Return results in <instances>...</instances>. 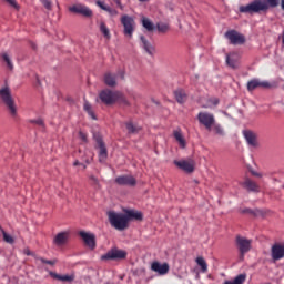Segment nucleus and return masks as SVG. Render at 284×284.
<instances>
[{
    "mask_svg": "<svg viewBox=\"0 0 284 284\" xmlns=\"http://www.w3.org/2000/svg\"><path fill=\"white\" fill-rule=\"evenodd\" d=\"M140 41H141V48L150 57H153L155 54V47L144 36H140Z\"/></svg>",
    "mask_w": 284,
    "mask_h": 284,
    "instance_id": "nucleus-18",
    "label": "nucleus"
},
{
    "mask_svg": "<svg viewBox=\"0 0 284 284\" xmlns=\"http://www.w3.org/2000/svg\"><path fill=\"white\" fill-rule=\"evenodd\" d=\"M0 231L2 233L3 236V241L8 244H13L14 243V239L12 235H10L9 233L4 232L3 227H0Z\"/></svg>",
    "mask_w": 284,
    "mask_h": 284,
    "instance_id": "nucleus-35",
    "label": "nucleus"
},
{
    "mask_svg": "<svg viewBox=\"0 0 284 284\" xmlns=\"http://www.w3.org/2000/svg\"><path fill=\"white\" fill-rule=\"evenodd\" d=\"M36 260L41 262L42 264H47L50 266H53L57 264V260H45L44 257H38V256H36Z\"/></svg>",
    "mask_w": 284,
    "mask_h": 284,
    "instance_id": "nucleus-38",
    "label": "nucleus"
},
{
    "mask_svg": "<svg viewBox=\"0 0 284 284\" xmlns=\"http://www.w3.org/2000/svg\"><path fill=\"white\" fill-rule=\"evenodd\" d=\"M156 29L160 33H166L170 30V26L166 23H158Z\"/></svg>",
    "mask_w": 284,
    "mask_h": 284,
    "instance_id": "nucleus-37",
    "label": "nucleus"
},
{
    "mask_svg": "<svg viewBox=\"0 0 284 284\" xmlns=\"http://www.w3.org/2000/svg\"><path fill=\"white\" fill-rule=\"evenodd\" d=\"M226 64L231 69H237L240 64V55L235 52H232L226 55Z\"/></svg>",
    "mask_w": 284,
    "mask_h": 284,
    "instance_id": "nucleus-19",
    "label": "nucleus"
},
{
    "mask_svg": "<svg viewBox=\"0 0 284 284\" xmlns=\"http://www.w3.org/2000/svg\"><path fill=\"white\" fill-rule=\"evenodd\" d=\"M83 110L88 113V115L92 119V120H97V115L94 114L93 110H92V105L90 104V102L84 101L83 103Z\"/></svg>",
    "mask_w": 284,
    "mask_h": 284,
    "instance_id": "nucleus-33",
    "label": "nucleus"
},
{
    "mask_svg": "<svg viewBox=\"0 0 284 284\" xmlns=\"http://www.w3.org/2000/svg\"><path fill=\"white\" fill-rule=\"evenodd\" d=\"M225 38L233 45H242L246 42L245 36L237 32L236 30H230L225 32Z\"/></svg>",
    "mask_w": 284,
    "mask_h": 284,
    "instance_id": "nucleus-10",
    "label": "nucleus"
},
{
    "mask_svg": "<svg viewBox=\"0 0 284 284\" xmlns=\"http://www.w3.org/2000/svg\"><path fill=\"white\" fill-rule=\"evenodd\" d=\"M79 138L83 143H88V135L84 132L80 131Z\"/></svg>",
    "mask_w": 284,
    "mask_h": 284,
    "instance_id": "nucleus-43",
    "label": "nucleus"
},
{
    "mask_svg": "<svg viewBox=\"0 0 284 284\" xmlns=\"http://www.w3.org/2000/svg\"><path fill=\"white\" fill-rule=\"evenodd\" d=\"M115 183L120 186L134 187L138 184L136 179L131 174L120 175L115 178Z\"/></svg>",
    "mask_w": 284,
    "mask_h": 284,
    "instance_id": "nucleus-13",
    "label": "nucleus"
},
{
    "mask_svg": "<svg viewBox=\"0 0 284 284\" xmlns=\"http://www.w3.org/2000/svg\"><path fill=\"white\" fill-rule=\"evenodd\" d=\"M120 21L123 27L124 37L132 39L136 28L135 20L132 17L124 14L121 17Z\"/></svg>",
    "mask_w": 284,
    "mask_h": 284,
    "instance_id": "nucleus-5",
    "label": "nucleus"
},
{
    "mask_svg": "<svg viewBox=\"0 0 284 284\" xmlns=\"http://www.w3.org/2000/svg\"><path fill=\"white\" fill-rule=\"evenodd\" d=\"M79 235L90 250H94L97 247L95 234L87 231H80Z\"/></svg>",
    "mask_w": 284,
    "mask_h": 284,
    "instance_id": "nucleus-15",
    "label": "nucleus"
},
{
    "mask_svg": "<svg viewBox=\"0 0 284 284\" xmlns=\"http://www.w3.org/2000/svg\"><path fill=\"white\" fill-rule=\"evenodd\" d=\"M97 7H99L102 11H106L109 6L105 4V2L98 0L95 2Z\"/></svg>",
    "mask_w": 284,
    "mask_h": 284,
    "instance_id": "nucleus-42",
    "label": "nucleus"
},
{
    "mask_svg": "<svg viewBox=\"0 0 284 284\" xmlns=\"http://www.w3.org/2000/svg\"><path fill=\"white\" fill-rule=\"evenodd\" d=\"M244 138L250 146L255 148L257 145L256 135L252 131H244Z\"/></svg>",
    "mask_w": 284,
    "mask_h": 284,
    "instance_id": "nucleus-24",
    "label": "nucleus"
},
{
    "mask_svg": "<svg viewBox=\"0 0 284 284\" xmlns=\"http://www.w3.org/2000/svg\"><path fill=\"white\" fill-rule=\"evenodd\" d=\"M10 8L14 9L16 11L20 10V6L18 4L17 0H3Z\"/></svg>",
    "mask_w": 284,
    "mask_h": 284,
    "instance_id": "nucleus-39",
    "label": "nucleus"
},
{
    "mask_svg": "<svg viewBox=\"0 0 284 284\" xmlns=\"http://www.w3.org/2000/svg\"><path fill=\"white\" fill-rule=\"evenodd\" d=\"M244 187L251 192H258L257 183L252 181L251 179H246L244 181Z\"/></svg>",
    "mask_w": 284,
    "mask_h": 284,
    "instance_id": "nucleus-31",
    "label": "nucleus"
},
{
    "mask_svg": "<svg viewBox=\"0 0 284 284\" xmlns=\"http://www.w3.org/2000/svg\"><path fill=\"white\" fill-rule=\"evenodd\" d=\"M281 9L284 11V0H281Z\"/></svg>",
    "mask_w": 284,
    "mask_h": 284,
    "instance_id": "nucleus-51",
    "label": "nucleus"
},
{
    "mask_svg": "<svg viewBox=\"0 0 284 284\" xmlns=\"http://www.w3.org/2000/svg\"><path fill=\"white\" fill-rule=\"evenodd\" d=\"M149 0H140V2H148Z\"/></svg>",
    "mask_w": 284,
    "mask_h": 284,
    "instance_id": "nucleus-55",
    "label": "nucleus"
},
{
    "mask_svg": "<svg viewBox=\"0 0 284 284\" xmlns=\"http://www.w3.org/2000/svg\"><path fill=\"white\" fill-rule=\"evenodd\" d=\"M98 145H99V162L105 163L108 159V149L101 139L98 140Z\"/></svg>",
    "mask_w": 284,
    "mask_h": 284,
    "instance_id": "nucleus-20",
    "label": "nucleus"
},
{
    "mask_svg": "<svg viewBox=\"0 0 284 284\" xmlns=\"http://www.w3.org/2000/svg\"><path fill=\"white\" fill-rule=\"evenodd\" d=\"M215 104H219V101H215Z\"/></svg>",
    "mask_w": 284,
    "mask_h": 284,
    "instance_id": "nucleus-56",
    "label": "nucleus"
},
{
    "mask_svg": "<svg viewBox=\"0 0 284 284\" xmlns=\"http://www.w3.org/2000/svg\"><path fill=\"white\" fill-rule=\"evenodd\" d=\"M89 180L91 181L92 184L98 185L99 184V179L95 175H90Z\"/></svg>",
    "mask_w": 284,
    "mask_h": 284,
    "instance_id": "nucleus-44",
    "label": "nucleus"
},
{
    "mask_svg": "<svg viewBox=\"0 0 284 284\" xmlns=\"http://www.w3.org/2000/svg\"><path fill=\"white\" fill-rule=\"evenodd\" d=\"M174 97L176 99V102L180 103V104L185 103V101L187 99V94L184 90L174 91Z\"/></svg>",
    "mask_w": 284,
    "mask_h": 284,
    "instance_id": "nucleus-29",
    "label": "nucleus"
},
{
    "mask_svg": "<svg viewBox=\"0 0 284 284\" xmlns=\"http://www.w3.org/2000/svg\"><path fill=\"white\" fill-rule=\"evenodd\" d=\"M73 166H81V163L79 161H74Z\"/></svg>",
    "mask_w": 284,
    "mask_h": 284,
    "instance_id": "nucleus-50",
    "label": "nucleus"
},
{
    "mask_svg": "<svg viewBox=\"0 0 284 284\" xmlns=\"http://www.w3.org/2000/svg\"><path fill=\"white\" fill-rule=\"evenodd\" d=\"M196 264L199 266H201V272L202 273H206L207 270H209V265H207V262L206 260L203 257V256H197L196 260H195Z\"/></svg>",
    "mask_w": 284,
    "mask_h": 284,
    "instance_id": "nucleus-32",
    "label": "nucleus"
},
{
    "mask_svg": "<svg viewBox=\"0 0 284 284\" xmlns=\"http://www.w3.org/2000/svg\"><path fill=\"white\" fill-rule=\"evenodd\" d=\"M151 271L160 276H164L170 272V265L169 263H160L159 261H154L151 263Z\"/></svg>",
    "mask_w": 284,
    "mask_h": 284,
    "instance_id": "nucleus-16",
    "label": "nucleus"
},
{
    "mask_svg": "<svg viewBox=\"0 0 284 284\" xmlns=\"http://www.w3.org/2000/svg\"><path fill=\"white\" fill-rule=\"evenodd\" d=\"M281 39H282V43H283V47H284V31L282 32Z\"/></svg>",
    "mask_w": 284,
    "mask_h": 284,
    "instance_id": "nucleus-52",
    "label": "nucleus"
},
{
    "mask_svg": "<svg viewBox=\"0 0 284 284\" xmlns=\"http://www.w3.org/2000/svg\"><path fill=\"white\" fill-rule=\"evenodd\" d=\"M1 59L6 63L8 70L12 71L14 69L13 62L9 53H1Z\"/></svg>",
    "mask_w": 284,
    "mask_h": 284,
    "instance_id": "nucleus-30",
    "label": "nucleus"
},
{
    "mask_svg": "<svg viewBox=\"0 0 284 284\" xmlns=\"http://www.w3.org/2000/svg\"><path fill=\"white\" fill-rule=\"evenodd\" d=\"M280 2L281 0H254L246 6H241L239 11L247 14L267 12L271 8H276Z\"/></svg>",
    "mask_w": 284,
    "mask_h": 284,
    "instance_id": "nucleus-1",
    "label": "nucleus"
},
{
    "mask_svg": "<svg viewBox=\"0 0 284 284\" xmlns=\"http://www.w3.org/2000/svg\"><path fill=\"white\" fill-rule=\"evenodd\" d=\"M142 27L148 31V32H153L155 30L154 23L146 17H142L141 19Z\"/></svg>",
    "mask_w": 284,
    "mask_h": 284,
    "instance_id": "nucleus-27",
    "label": "nucleus"
},
{
    "mask_svg": "<svg viewBox=\"0 0 284 284\" xmlns=\"http://www.w3.org/2000/svg\"><path fill=\"white\" fill-rule=\"evenodd\" d=\"M125 215L128 217V222H130L131 220H135V221H142L143 220V213L140 212V211L128 210L125 212Z\"/></svg>",
    "mask_w": 284,
    "mask_h": 284,
    "instance_id": "nucleus-23",
    "label": "nucleus"
},
{
    "mask_svg": "<svg viewBox=\"0 0 284 284\" xmlns=\"http://www.w3.org/2000/svg\"><path fill=\"white\" fill-rule=\"evenodd\" d=\"M32 123L39 125V126H44V122L42 119H37V120H33Z\"/></svg>",
    "mask_w": 284,
    "mask_h": 284,
    "instance_id": "nucleus-45",
    "label": "nucleus"
},
{
    "mask_svg": "<svg viewBox=\"0 0 284 284\" xmlns=\"http://www.w3.org/2000/svg\"><path fill=\"white\" fill-rule=\"evenodd\" d=\"M50 275L53 277V278H55V280H58V281H61V282H73L74 281V275L73 274H71V275H69V274H58V273H53V272H51L50 273Z\"/></svg>",
    "mask_w": 284,
    "mask_h": 284,
    "instance_id": "nucleus-25",
    "label": "nucleus"
},
{
    "mask_svg": "<svg viewBox=\"0 0 284 284\" xmlns=\"http://www.w3.org/2000/svg\"><path fill=\"white\" fill-rule=\"evenodd\" d=\"M272 89L273 84L270 81H262L260 79H253L247 82V90L250 92L255 91L256 89Z\"/></svg>",
    "mask_w": 284,
    "mask_h": 284,
    "instance_id": "nucleus-14",
    "label": "nucleus"
},
{
    "mask_svg": "<svg viewBox=\"0 0 284 284\" xmlns=\"http://www.w3.org/2000/svg\"><path fill=\"white\" fill-rule=\"evenodd\" d=\"M266 284H272V283H266Z\"/></svg>",
    "mask_w": 284,
    "mask_h": 284,
    "instance_id": "nucleus-57",
    "label": "nucleus"
},
{
    "mask_svg": "<svg viewBox=\"0 0 284 284\" xmlns=\"http://www.w3.org/2000/svg\"><path fill=\"white\" fill-rule=\"evenodd\" d=\"M173 135H174V139L176 140V142L179 143V145L182 148V149H185L186 148V141L182 134V131L181 130H175L173 132Z\"/></svg>",
    "mask_w": 284,
    "mask_h": 284,
    "instance_id": "nucleus-26",
    "label": "nucleus"
},
{
    "mask_svg": "<svg viewBox=\"0 0 284 284\" xmlns=\"http://www.w3.org/2000/svg\"><path fill=\"white\" fill-rule=\"evenodd\" d=\"M271 256L273 261H280L284 258V244L275 243L271 248Z\"/></svg>",
    "mask_w": 284,
    "mask_h": 284,
    "instance_id": "nucleus-17",
    "label": "nucleus"
},
{
    "mask_svg": "<svg viewBox=\"0 0 284 284\" xmlns=\"http://www.w3.org/2000/svg\"><path fill=\"white\" fill-rule=\"evenodd\" d=\"M69 12L73 13V14L82 16L84 18L93 17V11L89 7H87L82 3H75V4L69 7Z\"/></svg>",
    "mask_w": 284,
    "mask_h": 284,
    "instance_id": "nucleus-9",
    "label": "nucleus"
},
{
    "mask_svg": "<svg viewBox=\"0 0 284 284\" xmlns=\"http://www.w3.org/2000/svg\"><path fill=\"white\" fill-rule=\"evenodd\" d=\"M23 254L27 256H33V253L31 252V250L29 247L23 248Z\"/></svg>",
    "mask_w": 284,
    "mask_h": 284,
    "instance_id": "nucleus-46",
    "label": "nucleus"
},
{
    "mask_svg": "<svg viewBox=\"0 0 284 284\" xmlns=\"http://www.w3.org/2000/svg\"><path fill=\"white\" fill-rule=\"evenodd\" d=\"M242 213L243 214L252 213V210L247 207V209L242 210Z\"/></svg>",
    "mask_w": 284,
    "mask_h": 284,
    "instance_id": "nucleus-48",
    "label": "nucleus"
},
{
    "mask_svg": "<svg viewBox=\"0 0 284 284\" xmlns=\"http://www.w3.org/2000/svg\"><path fill=\"white\" fill-rule=\"evenodd\" d=\"M197 121L201 125L205 126L206 130L211 131L213 125H215V115L210 112H200L197 114Z\"/></svg>",
    "mask_w": 284,
    "mask_h": 284,
    "instance_id": "nucleus-7",
    "label": "nucleus"
},
{
    "mask_svg": "<svg viewBox=\"0 0 284 284\" xmlns=\"http://www.w3.org/2000/svg\"><path fill=\"white\" fill-rule=\"evenodd\" d=\"M106 13H109L110 17L114 18L119 16V11L116 9H113L111 7L106 8Z\"/></svg>",
    "mask_w": 284,
    "mask_h": 284,
    "instance_id": "nucleus-41",
    "label": "nucleus"
},
{
    "mask_svg": "<svg viewBox=\"0 0 284 284\" xmlns=\"http://www.w3.org/2000/svg\"><path fill=\"white\" fill-rule=\"evenodd\" d=\"M0 102L7 108L11 118H17L18 108L12 97L11 89L7 85L0 89Z\"/></svg>",
    "mask_w": 284,
    "mask_h": 284,
    "instance_id": "nucleus-2",
    "label": "nucleus"
},
{
    "mask_svg": "<svg viewBox=\"0 0 284 284\" xmlns=\"http://www.w3.org/2000/svg\"><path fill=\"white\" fill-rule=\"evenodd\" d=\"M108 219L110 225L118 231H124L129 227V216L124 213L109 211Z\"/></svg>",
    "mask_w": 284,
    "mask_h": 284,
    "instance_id": "nucleus-3",
    "label": "nucleus"
},
{
    "mask_svg": "<svg viewBox=\"0 0 284 284\" xmlns=\"http://www.w3.org/2000/svg\"><path fill=\"white\" fill-rule=\"evenodd\" d=\"M246 280H247V274L246 273H241L232 280L224 281L223 284H245Z\"/></svg>",
    "mask_w": 284,
    "mask_h": 284,
    "instance_id": "nucleus-22",
    "label": "nucleus"
},
{
    "mask_svg": "<svg viewBox=\"0 0 284 284\" xmlns=\"http://www.w3.org/2000/svg\"><path fill=\"white\" fill-rule=\"evenodd\" d=\"M114 3H116V7L120 9V10H124V7L121 2V0H113Z\"/></svg>",
    "mask_w": 284,
    "mask_h": 284,
    "instance_id": "nucleus-47",
    "label": "nucleus"
},
{
    "mask_svg": "<svg viewBox=\"0 0 284 284\" xmlns=\"http://www.w3.org/2000/svg\"><path fill=\"white\" fill-rule=\"evenodd\" d=\"M173 164L185 173H193L195 171V162L191 159L174 160Z\"/></svg>",
    "mask_w": 284,
    "mask_h": 284,
    "instance_id": "nucleus-11",
    "label": "nucleus"
},
{
    "mask_svg": "<svg viewBox=\"0 0 284 284\" xmlns=\"http://www.w3.org/2000/svg\"><path fill=\"white\" fill-rule=\"evenodd\" d=\"M100 32L103 34L105 39H111L110 30L104 22L100 23Z\"/></svg>",
    "mask_w": 284,
    "mask_h": 284,
    "instance_id": "nucleus-34",
    "label": "nucleus"
},
{
    "mask_svg": "<svg viewBox=\"0 0 284 284\" xmlns=\"http://www.w3.org/2000/svg\"><path fill=\"white\" fill-rule=\"evenodd\" d=\"M236 246L241 253V258H244V255L247 254L252 248V240L242 235L236 236Z\"/></svg>",
    "mask_w": 284,
    "mask_h": 284,
    "instance_id": "nucleus-8",
    "label": "nucleus"
},
{
    "mask_svg": "<svg viewBox=\"0 0 284 284\" xmlns=\"http://www.w3.org/2000/svg\"><path fill=\"white\" fill-rule=\"evenodd\" d=\"M80 166L82 168V170H85L87 169V165L81 163Z\"/></svg>",
    "mask_w": 284,
    "mask_h": 284,
    "instance_id": "nucleus-54",
    "label": "nucleus"
},
{
    "mask_svg": "<svg viewBox=\"0 0 284 284\" xmlns=\"http://www.w3.org/2000/svg\"><path fill=\"white\" fill-rule=\"evenodd\" d=\"M41 4L43 6V8L48 11L52 10V2L51 0H40Z\"/></svg>",
    "mask_w": 284,
    "mask_h": 284,
    "instance_id": "nucleus-40",
    "label": "nucleus"
},
{
    "mask_svg": "<svg viewBox=\"0 0 284 284\" xmlns=\"http://www.w3.org/2000/svg\"><path fill=\"white\" fill-rule=\"evenodd\" d=\"M215 134L220 135V136H224L225 135V131L223 129V126L221 124H217L216 122H214V124L212 125Z\"/></svg>",
    "mask_w": 284,
    "mask_h": 284,
    "instance_id": "nucleus-36",
    "label": "nucleus"
},
{
    "mask_svg": "<svg viewBox=\"0 0 284 284\" xmlns=\"http://www.w3.org/2000/svg\"><path fill=\"white\" fill-rule=\"evenodd\" d=\"M70 237H71L70 231H62L54 235L52 243L57 247H63L69 243Z\"/></svg>",
    "mask_w": 284,
    "mask_h": 284,
    "instance_id": "nucleus-12",
    "label": "nucleus"
},
{
    "mask_svg": "<svg viewBox=\"0 0 284 284\" xmlns=\"http://www.w3.org/2000/svg\"><path fill=\"white\" fill-rule=\"evenodd\" d=\"M128 252L118 247H112L105 254L101 255V261H120L125 260Z\"/></svg>",
    "mask_w": 284,
    "mask_h": 284,
    "instance_id": "nucleus-6",
    "label": "nucleus"
},
{
    "mask_svg": "<svg viewBox=\"0 0 284 284\" xmlns=\"http://www.w3.org/2000/svg\"><path fill=\"white\" fill-rule=\"evenodd\" d=\"M252 174H253L254 176L262 178V173H258V172H252Z\"/></svg>",
    "mask_w": 284,
    "mask_h": 284,
    "instance_id": "nucleus-49",
    "label": "nucleus"
},
{
    "mask_svg": "<svg viewBox=\"0 0 284 284\" xmlns=\"http://www.w3.org/2000/svg\"><path fill=\"white\" fill-rule=\"evenodd\" d=\"M125 128L128 130V133L129 134H138L141 132L142 128L134 124L133 122L129 121V122H125Z\"/></svg>",
    "mask_w": 284,
    "mask_h": 284,
    "instance_id": "nucleus-28",
    "label": "nucleus"
},
{
    "mask_svg": "<svg viewBox=\"0 0 284 284\" xmlns=\"http://www.w3.org/2000/svg\"><path fill=\"white\" fill-rule=\"evenodd\" d=\"M100 101L105 105H113L116 102L128 103L126 99L124 98L123 93L120 91H112L109 89L102 90L99 93Z\"/></svg>",
    "mask_w": 284,
    "mask_h": 284,
    "instance_id": "nucleus-4",
    "label": "nucleus"
},
{
    "mask_svg": "<svg viewBox=\"0 0 284 284\" xmlns=\"http://www.w3.org/2000/svg\"><path fill=\"white\" fill-rule=\"evenodd\" d=\"M118 75L115 73L106 72L104 74L103 81L106 87L114 88L116 87Z\"/></svg>",
    "mask_w": 284,
    "mask_h": 284,
    "instance_id": "nucleus-21",
    "label": "nucleus"
},
{
    "mask_svg": "<svg viewBox=\"0 0 284 284\" xmlns=\"http://www.w3.org/2000/svg\"><path fill=\"white\" fill-rule=\"evenodd\" d=\"M119 77H120L121 80H123V79H124V72H121V73L119 74Z\"/></svg>",
    "mask_w": 284,
    "mask_h": 284,
    "instance_id": "nucleus-53",
    "label": "nucleus"
}]
</instances>
